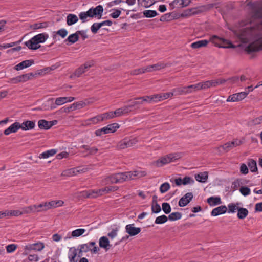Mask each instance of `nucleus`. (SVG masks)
Masks as SVG:
<instances>
[{
    "label": "nucleus",
    "mask_w": 262,
    "mask_h": 262,
    "mask_svg": "<svg viewBox=\"0 0 262 262\" xmlns=\"http://www.w3.org/2000/svg\"><path fill=\"white\" fill-rule=\"evenodd\" d=\"M35 125V121L27 120L20 123V129L23 130H31L34 128Z\"/></svg>",
    "instance_id": "obj_23"
},
{
    "label": "nucleus",
    "mask_w": 262,
    "mask_h": 262,
    "mask_svg": "<svg viewBox=\"0 0 262 262\" xmlns=\"http://www.w3.org/2000/svg\"><path fill=\"white\" fill-rule=\"evenodd\" d=\"M135 100H141L142 103H143L144 102L151 103V102H155V100H154V95L150 96H144L140 97H136L134 99Z\"/></svg>",
    "instance_id": "obj_41"
},
{
    "label": "nucleus",
    "mask_w": 262,
    "mask_h": 262,
    "mask_svg": "<svg viewBox=\"0 0 262 262\" xmlns=\"http://www.w3.org/2000/svg\"><path fill=\"white\" fill-rule=\"evenodd\" d=\"M6 213H8L7 216L11 215L14 216H18L23 214V212L20 210H11L10 211H6Z\"/></svg>",
    "instance_id": "obj_61"
},
{
    "label": "nucleus",
    "mask_w": 262,
    "mask_h": 262,
    "mask_svg": "<svg viewBox=\"0 0 262 262\" xmlns=\"http://www.w3.org/2000/svg\"><path fill=\"white\" fill-rule=\"evenodd\" d=\"M173 95H174V93L172 92H168L166 93H162V94H159L154 95V100H155V102L158 101H161L165 100Z\"/></svg>",
    "instance_id": "obj_24"
},
{
    "label": "nucleus",
    "mask_w": 262,
    "mask_h": 262,
    "mask_svg": "<svg viewBox=\"0 0 262 262\" xmlns=\"http://www.w3.org/2000/svg\"><path fill=\"white\" fill-rule=\"evenodd\" d=\"M79 18L82 21V22H85L86 21L87 17H93V15L92 14V11L91 8L88 10L86 12H81L79 15Z\"/></svg>",
    "instance_id": "obj_36"
},
{
    "label": "nucleus",
    "mask_w": 262,
    "mask_h": 262,
    "mask_svg": "<svg viewBox=\"0 0 262 262\" xmlns=\"http://www.w3.org/2000/svg\"><path fill=\"white\" fill-rule=\"evenodd\" d=\"M79 39V36L77 32L75 33L71 34L68 37V38L66 40V41H68L71 43H74L76 41H77Z\"/></svg>",
    "instance_id": "obj_47"
},
{
    "label": "nucleus",
    "mask_w": 262,
    "mask_h": 262,
    "mask_svg": "<svg viewBox=\"0 0 262 262\" xmlns=\"http://www.w3.org/2000/svg\"><path fill=\"white\" fill-rule=\"evenodd\" d=\"M34 64L33 60H26L18 63L14 67V69L17 71L21 70L24 68H28Z\"/></svg>",
    "instance_id": "obj_21"
},
{
    "label": "nucleus",
    "mask_w": 262,
    "mask_h": 262,
    "mask_svg": "<svg viewBox=\"0 0 262 262\" xmlns=\"http://www.w3.org/2000/svg\"><path fill=\"white\" fill-rule=\"evenodd\" d=\"M91 10L93 17H97L98 19H100L102 17L103 8L101 5H98L95 8L92 7L91 8Z\"/></svg>",
    "instance_id": "obj_19"
},
{
    "label": "nucleus",
    "mask_w": 262,
    "mask_h": 262,
    "mask_svg": "<svg viewBox=\"0 0 262 262\" xmlns=\"http://www.w3.org/2000/svg\"><path fill=\"white\" fill-rule=\"evenodd\" d=\"M100 116L102 121L116 117V114H114V111H111L100 114Z\"/></svg>",
    "instance_id": "obj_35"
},
{
    "label": "nucleus",
    "mask_w": 262,
    "mask_h": 262,
    "mask_svg": "<svg viewBox=\"0 0 262 262\" xmlns=\"http://www.w3.org/2000/svg\"><path fill=\"white\" fill-rule=\"evenodd\" d=\"M146 70L147 69L146 67L138 69H135L130 71V74L132 75H137L140 74L147 72Z\"/></svg>",
    "instance_id": "obj_50"
},
{
    "label": "nucleus",
    "mask_w": 262,
    "mask_h": 262,
    "mask_svg": "<svg viewBox=\"0 0 262 262\" xmlns=\"http://www.w3.org/2000/svg\"><path fill=\"white\" fill-rule=\"evenodd\" d=\"M100 115H97L95 117L87 119L84 121V125H90L91 124H96L99 122H101Z\"/></svg>",
    "instance_id": "obj_30"
},
{
    "label": "nucleus",
    "mask_w": 262,
    "mask_h": 262,
    "mask_svg": "<svg viewBox=\"0 0 262 262\" xmlns=\"http://www.w3.org/2000/svg\"><path fill=\"white\" fill-rule=\"evenodd\" d=\"M56 153V150L55 149H51L48 151H46V152H44L43 153H41L39 155L40 158H48L50 156H52L54 155Z\"/></svg>",
    "instance_id": "obj_43"
},
{
    "label": "nucleus",
    "mask_w": 262,
    "mask_h": 262,
    "mask_svg": "<svg viewBox=\"0 0 262 262\" xmlns=\"http://www.w3.org/2000/svg\"><path fill=\"white\" fill-rule=\"evenodd\" d=\"M168 220V217L165 215L158 216L155 221V223L157 224H161L166 222Z\"/></svg>",
    "instance_id": "obj_49"
},
{
    "label": "nucleus",
    "mask_w": 262,
    "mask_h": 262,
    "mask_svg": "<svg viewBox=\"0 0 262 262\" xmlns=\"http://www.w3.org/2000/svg\"><path fill=\"white\" fill-rule=\"evenodd\" d=\"M34 213L45 212L47 211L46 203L43 202L39 204L33 205Z\"/></svg>",
    "instance_id": "obj_29"
},
{
    "label": "nucleus",
    "mask_w": 262,
    "mask_h": 262,
    "mask_svg": "<svg viewBox=\"0 0 262 262\" xmlns=\"http://www.w3.org/2000/svg\"><path fill=\"white\" fill-rule=\"evenodd\" d=\"M248 165L251 172H256L257 171L256 162L253 159L249 160Z\"/></svg>",
    "instance_id": "obj_42"
},
{
    "label": "nucleus",
    "mask_w": 262,
    "mask_h": 262,
    "mask_svg": "<svg viewBox=\"0 0 262 262\" xmlns=\"http://www.w3.org/2000/svg\"><path fill=\"white\" fill-rule=\"evenodd\" d=\"M239 205H240V203H237L236 204H234V203L229 204L228 205V213H234L236 212V210L238 211V209L239 208L238 206Z\"/></svg>",
    "instance_id": "obj_46"
},
{
    "label": "nucleus",
    "mask_w": 262,
    "mask_h": 262,
    "mask_svg": "<svg viewBox=\"0 0 262 262\" xmlns=\"http://www.w3.org/2000/svg\"><path fill=\"white\" fill-rule=\"evenodd\" d=\"M171 65V64L170 63H165L164 62H158L156 64L146 67L147 69L146 71L147 72H152L164 69L166 67H169Z\"/></svg>",
    "instance_id": "obj_11"
},
{
    "label": "nucleus",
    "mask_w": 262,
    "mask_h": 262,
    "mask_svg": "<svg viewBox=\"0 0 262 262\" xmlns=\"http://www.w3.org/2000/svg\"><path fill=\"white\" fill-rule=\"evenodd\" d=\"M213 7V5H208L207 6H204L199 8H192L190 9H188L185 11L186 15H194L196 14L200 13L204 11L208 10L211 8Z\"/></svg>",
    "instance_id": "obj_10"
},
{
    "label": "nucleus",
    "mask_w": 262,
    "mask_h": 262,
    "mask_svg": "<svg viewBox=\"0 0 262 262\" xmlns=\"http://www.w3.org/2000/svg\"><path fill=\"white\" fill-rule=\"evenodd\" d=\"M19 129H20V123L15 122L5 129L4 133L5 135H9L11 133H16Z\"/></svg>",
    "instance_id": "obj_22"
},
{
    "label": "nucleus",
    "mask_w": 262,
    "mask_h": 262,
    "mask_svg": "<svg viewBox=\"0 0 262 262\" xmlns=\"http://www.w3.org/2000/svg\"><path fill=\"white\" fill-rule=\"evenodd\" d=\"M48 26L49 24L48 22L37 23L30 25V28L32 30H37L42 28H46L48 27Z\"/></svg>",
    "instance_id": "obj_33"
},
{
    "label": "nucleus",
    "mask_w": 262,
    "mask_h": 262,
    "mask_svg": "<svg viewBox=\"0 0 262 262\" xmlns=\"http://www.w3.org/2000/svg\"><path fill=\"white\" fill-rule=\"evenodd\" d=\"M193 194L191 192L187 193L181 198L179 201V205L180 207H184L187 205L192 199Z\"/></svg>",
    "instance_id": "obj_16"
},
{
    "label": "nucleus",
    "mask_w": 262,
    "mask_h": 262,
    "mask_svg": "<svg viewBox=\"0 0 262 262\" xmlns=\"http://www.w3.org/2000/svg\"><path fill=\"white\" fill-rule=\"evenodd\" d=\"M208 177V172L206 171L200 172L195 176L196 180L202 183L205 182L207 181Z\"/></svg>",
    "instance_id": "obj_32"
},
{
    "label": "nucleus",
    "mask_w": 262,
    "mask_h": 262,
    "mask_svg": "<svg viewBox=\"0 0 262 262\" xmlns=\"http://www.w3.org/2000/svg\"><path fill=\"white\" fill-rule=\"evenodd\" d=\"M182 217V214L178 212H172L168 216L170 221H174L180 219Z\"/></svg>",
    "instance_id": "obj_44"
},
{
    "label": "nucleus",
    "mask_w": 262,
    "mask_h": 262,
    "mask_svg": "<svg viewBox=\"0 0 262 262\" xmlns=\"http://www.w3.org/2000/svg\"><path fill=\"white\" fill-rule=\"evenodd\" d=\"M174 95H186L189 93H193L191 85L187 86H184L182 88H178L172 90Z\"/></svg>",
    "instance_id": "obj_15"
},
{
    "label": "nucleus",
    "mask_w": 262,
    "mask_h": 262,
    "mask_svg": "<svg viewBox=\"0 0 262 262\" xmlns=\"http://www.w3.org/2000/svg\"><path fill=\"white\" fill-rule=\"evenodd\" d=\"M76 168H72L69 170H64L62 173V176L66 177H71L76 174Z\"/></svg>",
    "instance_id": "obj_55"
},
{
    "label": "nucleus",
    "mask_w": 262,
    "mask_h": 262,
    "mask_svg": "<svg viewBox=\"0 0 262 262\" xmlns=\"http://www.w3.org/2000/svg\"><path fill=\"white\" fill-rule=\"evenodd\" d=\"M141 231L139 227H134V224H128L125 226V231L131 236H136Z\"/></svg>",
    "instance_id": "obj_14"
},
{
    "label": "nucleus",
    "mask_w": 262,
    "mask_h": 262,
    "mask_svg": "<svg viewBox=\"0 0 262 262\" xmlns=\"http://www.w3.org/2000/svg\"><path fill=\"white\" fill-rule=\"evenodd\" d=\"M78 20V17L73 14H69L67 17V23L68 26H71L76 23Z\"/></svg>",
    "instance_id": "obj_34"
},
{
    "label": "nucleus",
    "mask_w": 262,
    "mask_h": 262,
    "mask_svg": "<svg viewBox=\"0 0 262 262\" xmlns=\"http://www.w3.org/2000/svg\"><path fill=\"white\" fill-rule=\"evenodd\" d=\"M249 92H242L230 95L227 99L228 102H236L244 99L248 94Z\"/></svg>",
    "instance_id": "obj_12"
},
{
    "label": "nucleus",
    "mask_w": 262,
    "mask_h": 262,
    "mask_svg": "<svg viewBox=\"0 0 262 262\" xmlns=\"http://www.w3.org/2000/svg\"><path fill=\"white\" fill-rule=\"evenodd\" d=\"M143 15L148 18H151L156 16L157 13L155 10H147L143 11Z\"/></svg>",
    "instance_id": "obj_48"
},
{
    "label": "nucleus",
    "mask_w": 262,
    "mask_h": 262,
    "mask_svg": "<svg viewBox=\"0 0 262 262\" xmlns=\"http://www.w3.org/2000/svg\"><path fill=\"white\" fill-rule=\"evenodd\" d=\"M163 211L166 213L168 214L171 212V207L168 203H163L162 204Z\"/></svg>",
    "instance_id": "obj_59"
},
{
    "label": "nucleus",
    "mask_w": 262,
    "mask_h": 262,
    "mask_svg": "<svg viewBox=\"0 0 262 262\" xmlns=\"http://www.w3.org/2000/svg\"><path fill=\"white\" fill-rule=\"evenodd\" d=\"M34 76L35 74H33V73H27L25 74L21 75L19 76L20 78V82H25L29 80L32 79Z\"/></svg>",
    "instance_id": "obj_37"
},
{
    "label": "nucleus",
    "mask_w": 262,
    "mask_h": 262,
    "mask_svg": "<svg viewBox=\"0 0 262 262\" xmlns=\"http://www.w3.org/2000/svg\"><path fill=\"white\" fill-rule=\"evenodd\" d=\"M74 196L78 200L85 198H95L98 197L97 190H90L88 191H83L77 192L74 193Z\"/></svg>",
    "instance_id": "obj_8"
},
{
    "label": "nucleus",
    "mask_w": 262,
    "mask_h": 262,
    "mask_svg": "<svg viewBox=\"0 0 262 262\" xmlns=\"http://www.w3.org/2000/svg\"><path fill=\"white\" fill-rule=\"evenodd\" d=\"M227 211V207L225 205H222L213 209L211 214L212 216H217L220 214L225 213Z\"/></svg>",
    "instance_id": "obj_25"
},
{
    "label": "nucleus",
    "mask_w": 262,
    "mask_h": 262,
    "mask_svg": "<svg viewBox=\"0 0 262 262\" xmlns=\"http://www.w3.org/2000/svg\"><path fill=\"white\" fill-rule=\"evenodd\" d=\"M22 212L23 214H30L34 213L33 206L30 205L27 207L23 208Z\"/></svg>",
    "instance_id": "obj_62"
},
{
    "label": "nucleus",
    "mask_w": 262,
    "mask_h": 262,
    "mask_svg": "<svg viewBox=\"0 0 262 262\" xmlns=\"http://www.w3.org/2000/svg\"><path fill=\"white\" fill-rule=\"evenodd\" d=\"M80 257V254L78 255L77 250L72 247L70 249L69 253V258L70 262H77L79 258Z\"/></svg>",
    "instance_id": "obj_17"
},
{
    "label": "nucleus",
    "mask_w": 262,
    "mask_h": 262,
    "mask_svg": "<svg viewBox=\"0 0 262 262\" xmlns=\"http://www.w3.org/2000/svg\"><path fill=\"white\" fill-rule=\"evenodd\" d=\"M237 211V217L239 219H245L248 214V210L246 208L239 207Z\"/></svg>",
    "instance_id": "obj_40"
},
{
    "label": "nucleus",
    "mask_w": 262,
    "mask_h": 262,
    "mask_svg": "<svg viewBox=\"0 0 262 262\" xmlns=\"http://www.w3.org/2000/svg\"><path fill=\"white\" fill-rule=\"evenodd\" d=\"M45 247L44 244L43 243L38 242L35 244H32L29 245L28 246H26V249L28 250H32L34 251H41Z\"/></svg>",
    "instance_id": "obj_26"
},
{
    "label": "nucleus",
    "mask_w": 262,
    "mask_h": 262,
    "mask_svg": "<svg viewBox=\"0 0 262 262\" xmlns=\"http://www.w3.org/2000/svg\"><path fill=\"white\" fill-rule=\"evenodd\" d=\"M117 178V177L116 176V173L112 174V175L108 177L104 180L105 184L106 185H108L110 184L118 183Z\"/></svg>",
    "instance_id": "obj_39"
},
{
    "label": "nucleus",
    "mask_w": 262,
    "mask_h": 262,
    "mask_svg": "<svg viewBox=\"0 0 262 262\" xmlns=\"http://www.w3.org/2000/svg\"><path fill=\"white\" fill-rule=\"evenodd\" d=\"M245 3L250 11L251 18L248 21L250 26L236 30L235 33L243 43L247 42L253 36L255 37V40L245 48V51L250 53L262 50V21L258 20L255 26L251 25L254 20L262 18V1L252 2L246 0Z\"/></svg>",
    "instance_id": "obj_1"
},
{
    "label": "nucleus",
    "mask_w": 262,
    "mask_h": 262,
    "mask_svg": "<svg viewBox=\"0 0 262 262\" xmlns=\"http://www.w3.org/2000/svg\"><path fill=\"white\" fill-rule=\"evenodd\" d=\"M219 47L221 48H234L233 46L229 40L222 38L221 40V43L220 44Z\"/></svg>",
    "instance_id": "obj_45"
},
{
    "label": "nucleus",
    "mask_w": 262,
    "mask_h": 262,
    "mask_svg": "<svg viewBox=\"0 0 262 262\" xmlns=\"http://www.w3.org/2000/svg\"><path fill=\"white\" fill-rule=\"evenodd\" d=\"M151 210L153 213H157L161 211V208L160 206L158 204V203H152Z\"/></svg>",
    "instance_id": "obj_60"
},
{
    "label": "nucleus",
    "mask_w": 262,
    "mask_h": 262,
    "mask_svg": "<svg viewBox=\"0 0 262 262\" xmlns=\"http://www.w3.org/2000/svg\"><path fill=\"white\" fill-rule=\"evenodd\" d=\"M92 102H90V101H88V102L86 103L85 101H78V102H75V103H76V106H77V109H80V108H82L83 107H84L85 106H86L87 105L90 104Z\"/></svg>",
    "instance_id": "obj_63"
},
{
    "label": "nucleus",
    "mask_w": 262,
    "mask_h": 262,
    "mask_svg": "<svg viewBox=\"0 0 262 262\" xmlns=\"http://www.w3.org/2000/svg\"><path fill=\"white\" fill-rule=\"evenodd\" d=\"M119 187L116 186H111L105 187L104 188L100 189L97 190L98 196H101L103 194L108 193L111 192H114L118 189Z\"/></svg>",
    "instance_id": "obj_18"
},
{
    "label": "nucleus",
    "mask_w": 262,
    "mask_h": 262,
    "mask_svg": "<svg viewBox=\"0 0 262 262\" xmlns=\"http://www.w3.org/2000/svg\"><path fill=\"white\" fill-rule=\"evenodd\" d=\"M57 121L53 120L51 121H48L44 119H41L38 121V125L40 129L48 130L52 126L56 124Z\"/></svg>",
    "instance_id": "obj_13"
},
{
    "label": "nucleus",
    "mask_w": 262,
    "mask_h": 262,
    "mask_svg": "<svg viewBox=\"0 0 262 262\" xmlns=\"http://www.w3.org/2000/svg\"><path fill=\"white\" fill-rule=\"evenodd\" d=\"M55 34L53 36L54 38L57 35L64 38L68 35V31L66 29L62 28L55 32Z\"/></svg>",
    "instance_id": "obj_52"
},
{
    "label": "nucleus",
    "mask_w": 262,
    "mask_h": 262,
    "mask_svg": "<svg viewBox=\"0 0 262 262\" xmlns=\"http://www.w3.org/2000/svg\"><path fill=\"white\" fill-rule=\"evenodd\" d=\"M138 142L136 138H125L117 143L116 148L118 150L132 147Z\"/></svg>",
    "instance_id": "obj_6"
},
{
    "label": "nucleus",
    "mask_w": 262,
    "mask_h": 262,
    "mask_svg": "<svg viewBox=\"0 0 262 262\" xmlns=\"http://www.w3.org/2000/svg\"><path fill=\"white\" fill-rule=\"evenodd\" d=\"M94 65V61L93 60L88 61L85 62L83 64L81 65L78 68H77L74 73V76L79 77L82 74L84 73L86 71L88 70Z\"/></svg>",
    "instance_id": "obj_9"
},
{
    "label": "nucleus",
    "mask_w": 262,
    "mask_h": 262,
    "mask_svg": "<svg viewBox=\"0 0 262 262\" xmlns=\"http://www.w3.org/2000/svg\"><path fill=\"white\" fill-rule=\"evenodd\" d=\"M131 111L130 106L126 105L122 107L116 109L114 111V114H116L117 117L122 115L128 114L131 112Z\"/></svg>",
    "instance_id": "obj_20"
},
{
    "label": "nucleus",
    "mask_w": 262,
    "mask_h": 262,
    "mask_svg": "<svg viewBox=\"0 0 262 262\" xmlns=\"http://www.w3.org/2000/svg\"><path fill=\"white\" fill-rule=\"evenodd\" d=\"M181 155L179 153H171L161 157L153 162L152 164L156 167H162L170 162H174L180 159Z\"/></svg>",
    "instance_id": "obj_3"
},
{
    "label": "nucleus",
    "mask_w": 262,
    "mask_h": 262,
    "mask_svg": "<svg viewBox=\"0 0 262 262\" xmlns=\"http://www.w3.org/2000/svg\"><path fill=\"white\" fill-rule=\"evenodd\" d=\"M99 244L101 248H103L106 250H108L111 246L108 239L106 236H102L99 239Z\"/></svg>",
    "instance_id": "obj_27"
},
{
    "label": "nucleus",
    "mask_w": 262,
    "mask_h": 262,
    "mask_svg": "<svg viewBox=\"0 0 262 262\" xmlns=\"http://www.w3.org/2000/svg\"><path fill=\"white\" fill-rule=\"evenodd\" d=\"M242 142L237 139L234 140L231 142H228L226 143L223 145H221L215 149L221 153V151L227 152L234 148V147L239 146L242 144Z\"/></svg>",
    "instance_id": "obj_7"
},
{
    "label": "nucleus",
    "mask_w": 262,
    "mask_h": 262,
    "mask_svg": "<svg viewBox=\"0 0 262 262\" xmlns=\"http://www.w3.org/2000/svg\"><path fill=\"white\" fill-rule=\"evenodd\" d=\"M170 188V184L167 182H165L160 186V191L161 193H165L169 190Z\"/></svg>",
    "instance_id": "obj_53"
},
{
    "label": "nucleus",
    "mask_w": 262,
    "mask_h": 262,
    "mask_svg": "<svg viewBox=\"0 0 262 262\" xmlns=\"http://www.w3.org/2000/svg\"><path fill=\"white\" fill-rule=\"evenodd\" d=\"M119 125L117 123H113L104 127V130L106 134L114 133L118 128Z\"/></svg>",
    "instance_id": "obj_31"
},
{
    "label": "nucleus",
    "mask_w": 262,
    "mask_h": 262,
    "mask_svg": "<svg viewBox=\"0 0 262 262\" xmlns=\"http://www.w3.org/2000/svg\"><path fill=\"white\" fill-rule=\"evenodd\" d=\"M170 6L171 9H174V8H183L182 0H174L170 4Z\"/></svg>",
    "instance_id": "obj_51"
},
{
    "label": "nucleus",
    "mask_w": 262,
    "mask_h": 262,
    "mask_svg": "<svg viewBox=\"0 0 262 262\" xmlns=\"http://www.w3.org/2000/svg\"><path fill=\"white\" fill-rule=\"evenodd\" d=\"M207 202L211 206H214L222 203L221 200L219 197L211 196L207 199Z\"/></svg>",
    "instance_id": "obj_38"
},
{
    "label": "nucleus",
    "mask_w": 262,
    "mask_h": 262,
    "mask_svg": "<svg viewBox=\"0 0 262 262\" xmlns=\"http://www.w3.org/2000/svg\"><path fill=\"white\" fill-rule=\"evenodd\" d=\"M221 39L222 38H220L216 35H213L210 37V41L214 43L215 46L219 47Z\"/></svg>",
    "instance_id": "obj_57"
},
{
    "label": "nucleus",
    "mask_w": 262,
    "mask_h": 262,
    "mask_svg": "<svg viewBox=\"0 0 262 262\" xmlns=\"http://www.w3.org/2000/svg\"><path fill=\"white\" fill-rule=\"evenodd\" d=\"M80 249L79 254L82 252H87L90 250V245L88 244H82L79 246Z\"/></svg>",
    "instance_id": "obj_58"
},
{
    "label": "nucleus",
    "mask_w": 262,
    "mask_h": 262,
    "mask_svg": "<svg viewBox=\"0 0 262 262\" xmlns=\"http://www.w3.org/2000/svg\"><path fill=\"white\" fill-rule=\"evenodd\" d=\"M140 172L137 171H128L122 173H117L116 176L118 183H123L124 181L134 179L136 177H140Z\"/></svg>",
    "instance_id": "obj_5"
},
{
    "label": "nucleus",
    "mask_w": 262,
    "mask_h": 262,
    "mask_svg": "<svg viewBox=\"0 0 262 262\" xmlns=\"http://www.w3.org/2000/svg\"><path fill=\"white\" fill-rule=\"evenodd\" d=\"M74 100L75 98L73 97H62L56 98L55 103L53 98L49 99L47 102L50 104V109L54 110L56 108V105H61L67 102H71Z\"/></svg>",
    "instance_id": "obj_4"
},
{
    "label": "nucleus",
    "mask_w": 262,
    "mask_h": 262,
    "mask_svg": "<svg viewBox=\"0 0 262 262\" xmlns=\"http://www.w3.org/2000/svg\"><path fill=\"white\" fill-rule=\"evenodd\" d=\"M85 232L84 229H77L72 232L71 235L73 237H79Z\"/></svg>",
    "instance_id": "obj_54"
},
{
    "label": "nucleus",
    "mask_w": 262,
    "mask_h": 262,
    "mask_svg": "<svg viewBox=\"0 0 262 262\" xmlns=\"http://www.w3.org/2000/svg\"><path fill=\"white\" fill-rule=\"evenodd\" d=\"M209 41L207 40H201L191 44L190 47L194 49H199L207 46Z\"/></svg>",
    "instance_id": "obj_28"
},
{
    "label": "nucleus",
    "mask_w": 262,
    "mask_h": 262,
    "mask_svg": "<svg viewBox=\"0 0 262 262\" xmlns=\"http://www.w3.org/2000/svg\"><path fill=\"white\" fill-rule=\"evenodd\" d=\"M48 34L43 33L36 35L33 37L30 40L25 42L26 46L30 49L36 50L40 46L38 45L39 43H43L48 38Z\"/></svg>",
    "instance_id": "obj_2"
},
{
    "label": "nucleus",
    "mask_w": 262,
    "mask_h": 262,
    "mask_svg": "<svg viewBox=\"0 0 262 262\" xmlns=\"http://www.w3.org/2000/svg\"><path fill=\"white\" fill-rule=\"evenodd\" d=\"M239 191L244 196L248 195L250 193V189L247 187L243 186L241 187Z\"/></svg>",
    "instance_id": "obj_64"
},
{
    "label": "nucleus",
    "mask_w": 262,
    "mask_h": 262,
    "mask_svg": "<svg viewBox=\"0 0 262 262\" xmlns=\"http://www.w3.org/2000/svg\"><path fill=\"white\" fill-rule=\"evenodd\" d=\"M262 123V116L255 118L249 122L250 125H257Z\"/></svg>",
    "instance_id": "obj_56"
}]
</instances>
